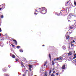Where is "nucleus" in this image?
I'll list each match as a JSON object with an SVG mask.
<instances>
[{"mask_svg": "<svg viewBox=\"0 0 76 76\" xmlns=\"http://www.w3.org/2000/svg\"><path fill=\"white\" fill-rule=\"evenodd\" d=\"M69 32H68L66 33V35H69Z\"/></svg>", "mask_w": 76, "mask_h": 76, "instance_id": "nucleus-21", "label": "nucleus"}, {"mask_svg": "<svg viewBox=\"0 0 76 76\" xmlns=\"http://www.w3.org/2000/svg\"><path fill=\"white\" fill-rule=\"evenodd\" d=\"M74 4H75V6H76V2L75 1H74Z\"/></svg>", "mask_w": 76, "mask_h": 76, "instance_id": "nucleus-31", "label": "nucleus"}, {"mask_svg": "<svg viewBox=\"0 0 76 76\" xmlns=\"http://www.w3.org/2000/svg\"><path fill=\"white\" fill-rule=\"evenodd\" d=\"M66 66H67V65L66 64H65L64 65L62 66V69H66Z\"/></svg>", "mask_w": 76, "mask_h": 76, "instance_id": "nucleus-2", "label": "nucleus"}, {"mask_svg": "<svg viewBox=\"0 0 76 76\" xmlns=\"http://www.w3.org/2000/svg\"><path fill=\"white\" fill-rule=\"evenodd\" d=\"M11 45L12 46V47H15V46H14V45L12 44H11Z\"/></svg>", "mask_w": 76, "mask_h": 76, "instance_id": "nucleus-27", "label": "nucleus"}, {"mask_svg": "<svg viewBox=\"0 0 76 76\" xmlns=\"http://www.w3.org/2000/svg\"><path fill=\"white\" fill-rule=\"evenodd\" d=\"M56 58H55L54 59V61H56Z\"/></svg>", "mask_w": 76, "mask_h": 76, "instance_id": "nucleus-40", "label": "nucleus"}, {"mask_svg": "<svg viewBox=\"0 0 76 76\" xmlns=\"http://www.w3.org/2000/svg\"><path fill=\"white\" fill-rule=\"evenodd\" d=\"M76 56V54H75V55L74 56Z\"/></svg>", "mask_w": 76, "mask_h": 76, "instance_id": "nucleus-47", "label": "nucleus"}, {"mask_svg": "<svg viewBox=\"0 0 76 76\" xmlns=\"http://www.w3.org/2000/svg\"><path fill=\"white\" fill-rule=\"evenodd\" d=\"M29 68H31V69L32 68V67H33L32 65H29Z\"/></svg>", "mask_w": 76, "mask_h": 76, "instance_id": "nucleus-10", "label": "nucleus"}, {"mask_svg": "<svg viewBox=\"0 0 76 76\" xmlns=\"http://www.w3.org/2000/svg\"><path fill=\"white\" fill-rule=\"evenodd\" d=\"M45 63L46 64H47V61L45 62Z\"/></svg>", "mask_w": 76, "mask_h": 76, "instance_id": "nucleus-37", "label": "nucleus"}, {"mask_svg": "<svg viewBox=\"0 0 76 76\" xmlns=\"http://www.w3.org/2000/svg\"><path fill=\"white\" fill-rule=\"evenodd\" d=\"M42 47H44L45 45H42Z\"/></svg>", "mask_w": 76, "mask_h": 76, "instance_id": "nucleus-45", "label": "nucleus"}, {"mask_svg": "<svg viewBox=\"0 0 76 76\" xmlns=\"http://www.w3.org/2000/svg\"><path fill=\"white\" fill-rule=\"evenodd\" d=\"M35 61L37 62V61Z\"/></svg>", "mask_w": 76, "mask_h": 76, "instance_id": "nucleus-54", "label": "nucleus"}, {"mask_svg": "<svg viewBox=\"0 0 76 76\" xmlns=\"http://www.w3.org/2000/svg\"><path fill=\"white\" fill-rule=\"evenodd\" d=\"M46 65V64L45 63V64H44V66H45Z\"/></svg>", "mask_w": 76, "mask_h": 76, "instance_id": "nucleus-41", "label": "nucleus"}, {"mask_svg": "<svg viewBox=\"0 0 76 76\" xmlns=\"http://www.w3.org/2000/svg\"><path fill=\"white\" fill-rule=\"evenodd\" d=\"M45 76H47V73H46V72H45Z\"/></svg>", "mask_w": 76, "mask_h": 76, "instance_id": "nucleus-25", "label": "nucleus"}, {"mask_svg": "<svg viewBox=\"0 0 76 76\" xmlns=\"http://www.w3.org/2000/svg\"><path fill=\"white\" fill-rule=\"evenodd\" d=\"M71 17L72 16H68L67 18V19H68V20H69V19H71Z\"/></svg>", "mask_w": 76, "mask_h": 76, "instance_id": "nucleus-5", "label": "nucleus"}, {"mask_svg": "<svg viewBox=\"0 0 76 76\" xmlns=\"http://www.w3.org/2000/svg\"><path fill=\"white\" fill-rule=\"evenodd\" d=\"M66 48V47L65 46H64L62 48V49L63 50H65Z\"/></svg>", "mask_w": 76, "mask_h": 76, "instance_id": "nucleus-6", "label": "nucleus"}, {"mask_svg": "<svg viewBox=\"0 0 76 76\" xmlns=\"http://www.w3.org/2000/svg\"><path fill=\"white\" fill-rule=\"evenodd\" d=\"M54 70V68H53L52 69V70Z\"/></svg>", "mask_w": 76, "mask_h": 76, "instance_id": "nucleus-42", "label": "nucleus"}, {"mask_svg": "<svg viewBox=\"0 0 76 76\" xmlns=\"http://www.w3.org/2000/svg\"><path fill=\"white\" fill-rule=\"evenodd\" d=\"M39 9H40V8H39Z\"/></svg>", "mask_w": 76, "mask_h": 76, "instance_id": "nucleus-57", "label": "nucleus"}, {"mask_svg": "<svg viewBox=\"0 0 76 76\" xmlns=\"http://www.w3.org/2000/svg\"><path fill=\"white\" fill-rule=\"evenodd\" d=\"M47 9L44 7H42L40 8V12L42 14L45 15L47 13Z\"/></svg>", "mask_w": 76, "mask_h": 76, "instance_id": "nucleus-1", "label": "nucleus"}, {"mask_svg": "<svg viewBox=\"0 0 76 76\" xmlns=\"http://www.w3.org/2000/svg\"><path fill=\"white\" fill-rule=\"evenodd\" d=\"M12 41H14V42H15V45H18V42H17V41H16V40L15 39H12Z\"/></svg>", "mask_w": 76, "mask_h": 76, "instance_id": "nucleus-3", "label": "nucleus"}, {"mask_svg": "<svg viewBox=\"0 0 76 76\" xmlns=\"http://www.w3.org/2000/svg\"><path fill=\"white\" fill-rule=\"evenodd\" d=\"M29 70H30V71L31 72V71H32V69H31V68H29Z\"/></svg>", "mask_w": 76, "mask_h": 76, "instance_id": "nucleus-32", "label": "nucleus"}, {"mask_svg": "<svg viewBox=\"0 0 76 76\" xmlns=\"http://www.w3.org/2000/svg\"><path fill=\"white\" fill-rule=\"evenodd\" d=\"M76 56H74L73 57V58H72V60H73V59H75V58H76Z\"/></svg>", "mask_w": 76, "mask_h": 76, "instance_id": "nucleus-29", "label": "nucleus"}, {"mask_svg": "<svg viewBox=\"0 0 76 76\" xmlns=\"http://www.w3.org/2000/svg\"><path fill=\"white\" fill-rule=\"evenodd\" d=\"M51 73V70H50L49 71V74L50 75Z\"/></svg>", "mask_w": 76, "mask_h": 76, "instance_id": "nucleus-22", "label": "nucleus"}, {"mask_svg": "<svg viewBox=\"0 0 76 76\" xmlns=\"http://www.w3.org/2000/svg\"><path fill=\"white\" fill-rule=\"evenodd\" d=\"M72 42H73V43L75 42V40H73L72 41Z\"/></svg>", "mask_w": 76, "mask_h": 76, "instance_id": "nucleus-30", "label": "nucleus"}, {"mask_svg": "<svg viewBox=\"0 0 76 76\" xmlns=\"http://www.w3.org/2000/svg\"><path fill=\"white\" fill-rule=\"evenodd\" d=\"M17 57H18V58H19V56H17Z\"/></svg>", "mask_w": 76, "mask_h": 76, "instance_id": "nucleus-48", "label": "nucleus"}, {"mask_svg": "<svg viewBox=\"0 0 76 76\" xmlns=\"http://www.w3.org/2000/svg\"><path fill=\"white\" fill-rule=\"evenodd\" d=\"M51 76H55V75H54V73H52Z\"/></svg>", "mask_w": 76, "mask_h": 76, "instance_id": "nucleus-24", "label": "nucleus"}, {"mask_svg": "<svg viewBox=\"0 0 76 76\" xmlns=\"http://www.w3.org/2000/svg\"><path fill=\"white\" fill-rule=\"evenodd\" d=\"M49 57L50 58V60H51V55H50V54H49Z\"/></svg>", "mask_w": 76, "mask_h": 76, "instance_id": "nucleus-8", "label": "nucleus"}, {"mask_svg": "<svg viewBox=\"0 0 76 76\" xmlns=\"http://www.w3.org/2000/svg\"><path fill=\"white\" fill-rule=\"evenodd\" d=\"M75 27H76V25L75 26Z\"/></svg>", "mask_w": 76, "mask_h": 76, "instance_id": "nucleus-53", "label": "nucleus"}, {"mask_svg": "<svg viewBox=\"0 0 76 76\" xmlns=\"http://www.w3.org/2000/svg\"><path fill=\"white\" fill-rule=\"evenodd\" d=\"M72 43H73V42H72L71 44V47H73V46H74V44H72Z\"/></svg>", "mask_w": 76, "mask_h": 76, "instance_id": "nucleus-14", "label": "nucleus"}, {"mask_svg": "<svg viewBox=\"0 0 76 76\" xmlns=\"http://www.w3.org/2000/svg\"><path fill=\"white\" fill-rule=\"evenodd\" d=\"M56 75H58V73H56Z\"/></svg>", "mask_w": 76, "mask_h": 76, "instance_id": "nucleus-39", "label": "nucleus"}, {"mask_svg": "<svg viewBox=\"0 0 76 76\" xmlns=\"http://www.w3.org/2000/svg\"><path fill=\"white\" fill-rule=\"evenodd\" d=\"M68 22H69L70 21V20H68Z\"/></svg>", "mask_w": 76, "mask_h": 76, "instance_id": "nucleus-55", "label": "nucleus"}, {"mask_svg": "<svg viewBox=\"0 0 76 76\" xmlns=\"http://www.w3.org/2000/svg\"><path fill=\"white\" fill-rule=\"evenodd\" d=\"M21 64L23 68V67H24V68H25V66L23 65V64H22V63H21Z\"/></svg>", "mask_w": 76, "mask_h": 76, "instance_id": "nucleus-18", "label": "nucleus"}, {"mask_svg": "<svg viewBox=\"0 0 76 76\" xmlns=\"http://www.w3.org/2000/svg\"><path fill=\"white\" fill-rule=\"evenodd\" d=\"M1 32V28H0V32Z\"/></svg>", "mask_w": 76, "mask_h": 76, "instance_id": "nucleus-34", "label": "nucleus"}, {"mask_svg": "<svg viewBox=\"0 0 76 76\" xmlns=\"http://www.w3.org/2000/svg\"><path fill=\"white\" fill-rule=\"evenodd\" d=\"M36 62H34V63H36Z\"/></svg>", "mask_w": 76, "mask_h": 76, "instance_id": "nucleus-58", "label": "nucleus"}, {"mask_svg": "<svg viewBox=\"0 0 76 76\" xmlns=\"http://www.w3.org/2000/svg\"><path fill=\"white\" fill-rule=\"evenodd\" d=\"M12 57V58H15V55L13 54Z\"/></svg>", "mask_w": 76, "mask_h": 76, "instance_id": "nucleus-16", "label": "nucleus"}, {"mask_svg": "<svg viewBox=\"0 0 76 76\" xmlns=\"http://www.w3.org/2000/svg\"><path fill=\"white\" fill-rule=\"evenodd\" d=\"M22 70H23V69H22Z\"/></svg>", "mask_w": 76, "mask_h": 76, "instance_id": "nucleus-62", "label": "nucleus"}, {"mask_svg": "<svg viewBox=\"0 0 76 76\" xmlns=\"http://www.w3.org/2000/svg\"><path fill=\"white\" fill-rule=\"evenodd\" d=\"M1 36V34L0 33V36Z\"/></svg>", "mask_w": 76, "mask_h": 76, "instance_id": "nucleus-51", "label": "nucleus"}, {"mask_svg": "<svg viewBox=\"0 0 76 76\" xmlns=\"http://www.w3.org/2000/svg\"><path fill=\"white\" fill-rule=\"evenodd\" d=\"M21 67H22V66L21 65Z\"/></svg>", "mask_w": 76, "mask_h": 76, "instance_id": "nucleus-56", "label": "nucleus"}, {"mask_svg": "<svg viewBox=\"0 0 76 76\" xmlns=\"http://www.w3.org/2000/svg\"><path fill=\"white\" fill-rule=\"evenodd\" d=\"M19 51H20V53H23V50H22V49H20L19 50Z\"/></svg>", "mask_w": 76, "mask_h": 76, "instance_id": "nucleus-13", "label": "nucleus"}, {"mask_svg": "<svg viewBox=\"0 0 76 76\" xmlns=\"http://www.w3.org/2000/svg\"><path fill=\"white\" fill-rule=\"evenodd\" d=\"M63 59V58L61 57H60L59 58V60H61Z\"/></svg>", "mask_w": 76, "mask_h": 76, "instance_id": "nucleus-11", "label": "nucleus"}, {"mask_svg": "<svg viewBox=\"0 0 76 76\" xmlns=\"http://www.w3.org/2000/svg\"><path fill=\"white\" fill-rule=\"evenodd\" d=\"M15 60H16V61H18V59H16Z\"/></svg>", "mask_w": 76, "mask_h": 76, "instance_id": "nucleus-44", "label": "nucleus"}, {"mask_svg": "<svg viewBox=\"0 0 76 76\" xmlns=\"http://www.w3.org/2000/svg\"><path fill=\"white\" fill-rule=\"evenodd\" d=\"M26 71H28V70H26Z\"/></svg>", "mask_w": 76, "mask_h": 76, "instance_id": "nucleus-59", "label": "nucleus"}, {"mask_svg": "<svg viewBox=\"0 0 76 76\" xmlns=\"http://www.w3.org/2000/svg\"><path fill=\"white\" fill-rule=\"evenodd\" d=\"M68 54V56H70V55H72V53L69 52Z\"/></svg>", "mask_w": 76, "mask_h": 76, "instance_id": "nucleus-15", "label": "nucleus"}, {"mask_svg": "<svg viewBox=\"0 0 76 76\" xmlns=\"http://www.w3.org/2000/svg\"><path fill=\"white\" fill-rule=\"evenodd\" d=\"M12 56H13V54H12V53H10V56H11V57H12Z\"/></svg>", "mask_w": 76, "mask_h": 76, "instance_id": "nucleus-28", "label": "nucleus"}, {"mask_svg": "<svg viewBox=\"0 0 76 76\" xmlns=\"http://www.w3.org/2000/svg\"><path fill=\"white\" fill-rule=\"evenodd\" d=\"M73 59H72L71 57H69V59H68V61H72V60Z\"/></svg>", "mask_w": 76, "mask_h": 76, "instance_id": "nucleus-7", "label": "nucleus"}, {"mask_svg": "<svg viewBox=\"0 0 76 76\" xmlns=\"http://www.w3.org/2000/svg\"><path fill=\"white\" fill-rule=\"evenodd\" d=\"M2 47H3V46H2Z\"/></svg>", "mask_w": 76, "mask_h": 76, "instance_id": "nucleus-60", "label": "nucleus"}, {"mask_svg": "<svg viewBox=\"0 0 76 76\" xmlns=\"http://www.w3.org/2000/svg\"><path fill=\"white\" fill-rule=\"evenodd\" d=\"M54 62L53 61H52V64L53 66H54Z\"/></svg>", "mask_w": 76, "mask_h": 76, "instance_id": "nucleus-17", "label": "nucleus"}, {"mask_svg": "<svg viewBox=\"0 0 76 76\" xmlns=\"http://www.w3.org/2000/svg\"><path fill=\"white\" fill-rule=\"evenodd\" d=\"M2 70L3 72H6V69L5 68H3L2 69Z\"/></svg>", "mask_w": 76, "mask_h": 76, "instance_id": "nucleus-12", "label": "nucleus"}, {"mask_svg": "<svg viewBox=\"0 0 76 76\" xmlns=\"http://www.w3.org/2000/svg\"><path fill=\"white\" fill-rule=\"evenodd\" d=\"M2 9V8H0V10Z\"/></svg>", "mask_w": 76, "mask_h": 76, "instance_id": "nucleus-43", "label": "nucleus"}, {"mask_svg": "<svg viewBox=\"0 0 76 76\" xmlns=\"http://www.w3.org/2000/svg\"><path fill=\"white\" fill-rule=\"evenodd\" d=\"M11 51H12V52H13V50H11Z\"/></svg>", "mask_w": 76, "mask_h": 76, "instance_id": "nucleus-49", "label": "nucleus"}, {"mask_svg": "<svg viewBox=\"0 0 76 76\" xmlns=\"http://www.w3.org/2000/svg\"><path fill=\"white\" fill-rule=\"evenodd\" d=\"M1 18L2 19H3V18H4V16L3 15H1Z\"/></svg>", "mask_w": 76, "mask_h": 76, "instance_id": "nucleus-23", "label": "nucleus"}, {"mask_svg": "<svg viewBox=\"0 0 76 76\" xmlns=\"http://www.w3.org/2000/svg\"><path fill=\"white\" fill-rule=\"evenodd\" d=\"M35 13H36V12H38V11H37V10H35Z\"/></svg>", "mask_w": 76, "mask_h": 76, "instance_id": "nucleus-36", "label": "nucleus"}, {"mask_svg": "<svg viewBox=\"0 0 76 76\" xmlns=\"http://www.w3.org/2000/svg\"><path fill=\"white\" fill-rule=\"evenodd\" d=\"M34 14L35 15H37V13H35V12H34Z\"/></svg>", "mask_w": 76, "mask_h": 76, "instance_id": "nucleus-38", "label": "nucleus"}, {"mask_svg": "<svg viewBox=\"0 0 76 76\" xmlns=\"http://www.w3.org/2000/svg\"><path fill=\"white\" fill-rule=\"evenodd\" d=\"M61 12H60V13H59V14H58V16H61Z\"/></svg>", "mask_w": 76, "mask_h": 76, "instance_id": "nucleus-20", "label": "nucleus"}, {"mask_svg": "<svg viewBox=\"0 0 76 76\" xmlns=\"http://www.w3.org/2000/svg\"><path fill=\"white\" fill-rule=\"evenodd\" d=\"M56 60H59V58H58L56 59Z\"/></svg>", "mask_w": 76, "mask_h": 76, "instance_id": "nucleus-35", "label": "nucleus"}, {"mask_svg": "<svg viewBox=\"0 0 76 76\" xmlns=\"http://www.w3.org/2000/svg\"><path fill=\"white\" fill-rule=\"evenodd\" d=\"M55 72H56V71H53V73H55Z\"/></svg>", "mask_w": 76, "mask_h": 76, "instance_id": "nucleus-33", "label": "nucleus"}, {"mask_svg": "<svg viewBox=\"0 0 76 76\" xmlns=\"http://www.w3.org/2000/svg\"><path fill=\"white\" fill-rule=\"evenodd\" d=\"M69 38H70V36L68 35L66 37V39H69Z\"/></svg>", "mask_w": 76, "mask_h": 76, "instance_id": "nucleus-9", "label": "nucleus"}, {"mask_svg": "<svg viewBox=\"0 0 76 76\" xmlns=\"http://www.w3.org/2000/svg\"><path fill=\"white\" fill-rule=\"evenodd\" d=\"M69 3V2H68L66 3V4H68Z\"/></svg>", "mask_w": 76, "mask_h": 76, "instance_id": "nucleus-46", "label": "nucleus"}, {"mask_svg": "<svg viewBox=\"0 0 76 76\" xmlns=\"http://www.w3.org/2000/svg\"><path fill=\"white\" fill-rule=\"evenodd\" d=\"M25 59L26 60V58H25Z\"/></svg>", "mask_w": 76, "mask_h": 76, "instance_id": "nucleus-52", "label": "nucleus"}, {"mask_svg": "<svg viewBox=\"0 0 76 76\" xmlns=\"http://www.w3.org/2000/svg\"><path fill=\"white\" fill-rule=\"evenodd\" d=\"M55 15H57V16H58V14H57V12H55Z\"/></svg>", "mask_w": 76, "mask_h": 76, "instance_id": "nucleus-26", "label": "nucleus"}, {"mask_svg": "<svg viewBox=\"0 0 76 76\" xmlns=\"http://www.w3.org/2000/svg\"><path fill=\"white\" fill-rule=\"evenodd\" d=\"M75 17H76V15H75Z\"/></svg>", "mask_w": 76, "mask_h": 76, "instance_id": "nucleus-50", "label": "nucleus"}, {"mask_svg": "<svg viewBox=\"0 0 76 76\" xmlns=\"http://www.w3.org/2000/svg\"><path fill=\"white\" fill-rule=\"evenodd\" d=\"M2 5H4L2 6V9H3L5 8V4H3L2 5H1L0 6H2Z\"/></svg>", "mask_w": 76, "mask_h": 76, "instance_id": "nucleus-4", "label": "nucleus"}, {"mask_svg": "<svg viewBox=\"0 0 76 76\" xmlns=\"http://www.w3.org/2000/svg\"><path fill=\"white\" fill-rule=\"evenodd\" d=\"M72 28H73V27H72Z\"/></svg>", "mask_w": 76, "mask_h": 76, "instance_id": "nucleus-61", "label": "nucleus"}, {"mask_svg": "<svg viewBox=\"0 0 76 76\" xmlns=\"http://www.w3.org/2000/svg\"><path fill=\"white\" fill-rule=\"evenodd\" d=\"M20 47L19 46H17L16 47V48H18V49H19V48H20Z\"/></svg>", "mask_w": 76, "mask_h": 76, "instance_id": "nucleus-19", "label": "nucleus"}]
</instances>
